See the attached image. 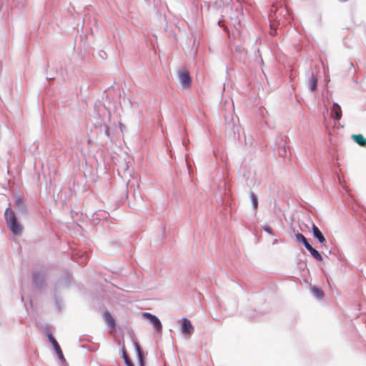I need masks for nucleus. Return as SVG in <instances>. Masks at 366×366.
<instances>
[{
	"label": "nucleus",
	"instance_id": "9b49d317",
	"mask_svg": "<svg viewBox=\"0 0 366 366\" xmlns=\"http://www.w3.org/2000/svg\"><path fill=\"white\" fill-rule=\"evenodd\" d=\"M305 248L316 260L319 262H322L323 260V257L321 254L310 244H307V246H306Z\"/></svg>",
	"mask_w": 366,
	"mask_h": 366
},
{
	"label": "nucleus",
	"instance_id": "b1692460",
	"mask_svg": "<svg viewBox=\"0 0 366 366\" xmlns=\"http://www.w3.org/2000/svg\"><path fill=\"white\" fill-rule=\"evenodd\" d=\"M350 71L352 72V73H355V69H354V65L353 64H350Z\"/></svg>",
	"mask_w": 366,
	"mask_h": 366
},
{
	"label": "nucleus",
	"instance_id": "a878e982",
	"mask_svg": "<svg viewBox=\"0 0 366 366\" xmlns=\"http://www.w3.org/2000/svg\"><path fill=\"white\" fill-rule=\"evenodd\" d=\"M51 79H52V78H49V77H47V78H46V79H47L48 81L51 80Z\"/></svg>",
	"mask_w": 366,
	"mask_h": 366
},
{
	"label": "nucleus",
	"instance_id": "1a4fd4ad",
	"mask_svg": "<svg viewBox=\"0 0 366 366\" xmlns=\"http://www.w3.org/2000/svg\"><path fill=\"white\" fill-rule=\"evenodd\" d=\"M312 232L313 237L316 238L320 244L325 245L327 240L322 234V232L320 230V229L314 224L312 223Z\"/></svg>",
	"mask_w": 366,
	"mask_h": 366
},
{
	"label": "nucleus",
	"instance_id": "6ab92c4d",
	"mask_svg": "<svg viewBox=\"0 0 366 366\" xmlns=\"http://www.w3.org/2000/svg\"><path fill=\"white\" fill-rule=\"evenodd\" d=\"M250 199L252 202V207L256 209L258 207V199L257 195L254 192H250Z\"/></svg>",
	"mask_w": 366,
	"mask_h": 366
},
{
	"label": "nucleus",
	"instance_id": "6e6552de",
	"mask_svg": "<svg viewBox=\"0 0 366 366\" xmlns=\"http://www.w3.org/2000/svg\"><path fill=\"white\" fill-rule=\"evenodd\" d=\"M14 207L19 214H26V207L21 197L17 196L15 197Z\"/></svg>",
	"mask_w": 366,
	"mask_h": 366
},
{
	"label": "nucleus",
	"instance_id": "2eb2a0df",
	"mask_svg": "<svg viewBox=\"0 0 366 366\" xmlns=\"http://www.w3.org/2000/svg\"><path fill=\"white\" fill-rule=\"evenodd\" d=\"M351 138L360 147H366V138L362 134H352Z\"/></svg>",
	"mask_w": 366,
	"mask_h": 366
},
{
	"label": "nucleus",
	"instance_id": "20e7f679",
	"mask_svg": "<svg viewBox=\"0 0 366 366\" xmlns=\"http://www.w3.org/2000/svg\"><path fill=\"white\" fill-rule=\"evenodd\" d=\"M178 78L180 81L181 86L183 89H187L191 86L192 78L189 71L185 70H180L178 71Z\"/></svg>",
	"mask_w": 366,
	"mask_h": 366
},
{
	"label": "nucleus",
	"instance_id": "4be33fe9",
	"mask_svg": "<svg viewBox=\"0 0 366 366\" xmlns=\"http://www.w3.org/2000/svg\"><path fill=\"white\" fill-rule=\"evenodd\" d=\"M278 154L282 157L286 156V154H287L286 148L285 147H280L278 149Z\"/></svg>",
	"mask_w": 366,
	"mask_h": 366
},
{
	"label": "nucleus",
	"instance_id": "7ed1b4c3",
	"mask_svg": "<svg viewBox=\"0 0 366 366\" xmlns=\"http://www.w3.org/2000/svg\"><path fill=\"white\" fill-rule=\"evenodd\" d=\"M46 337L48 338L49 342L52 345L54 350H55L59 359L62 362H64L66 361L64 356L63 355V352L61 351V349L56 340L55 337L52 335L51 332L48 331L46 332Z\"/></svg>",
	"mask_w": 366,
	"mask_h": 366
},
{
	"label": "nucleus",
	"instance_id": "9d476101",
	"mask_svg": "<svg viewBox=\"0 0 366 366\" xmlns=\"http://www.w3.org/2000/svg\"><path fill=\"white\" fill-rule=\"evenodd\" d=\"M331 116H332V119L335 121H338L341 119V117H342L341 107L336 102L333 103V106L331 109Z\"/></svg>",
	"mask_w": 366,
	"mask_h": 366
},
{
	"label": "nucleus",
	"instance_id": "f03ea898",
	"mask_svg": "<svg viewBox=\"0 0 366 366\" xmlns=\"http://www.w3.org/2000/svg\"><path fill=\"white\" fill-rule=\"evenodd\" d=\"M142 317L149 322L154 327L157 332H159L162 330V325L160 320L154 315L149 312H143Z\"/></svg>",
	"mask_w": 366,
	"mask_h": 366
},
{
	"label": "nucleus",
	"instance_id": "412c9836",
	"mask_svg": "<svg viewBox=\"0 0 366 366\" xmlns=\"http://www.w3.org/2000/svg\"><path fill=\"white\" fill-rule=\"evenodd\" d=\"M61 300H59L57 297H55V305H56V308L58 311H61Z\"/></svg>",
	"mask_w": 366,
	"mask_h": 366
},
{
	"label": "nucleus",
	"instance_id": "aec40b11",
	"mask_svg": "<svg viewBox=\"0 0 366 366\" xmlns=\"http://www.w3.org/2000/svg\"><path fill=\"white\" fill-rule=\"evenodd\" d=\"M263 229L264 232H266L269 235H273L272 229L269 225L264 224L263 226Z\"/></svg>",
	"mask_w": 366,
	"mask_h": 366
},
{
	"label": "nucleus",
	"instance_id": "f257e3e1",
	"mask_svg": "<svg viewBox=\"0 0 366 366\" xmlns=\"http://www.w3.org/2000/svg\"><path fill=\"white\" fill-rule=\"evenodd\" d=\"M4 218L8 228L14 234H20L23 231V226L18 221L17 217L14 210L10 207H7L4 212Z\"/></svg>",
	"mask_w": 366,
	"mask_h": 366
},
{
	"label": "nucleus",
	"instance_id": "a211bd4d",
	"mask_svg": "<svg viewBox=\"0 0 366 366\" xmlns=\"http://www.w3.org/2000/svg\"><path fill=\"white\" fill-rule=\"evenodd\" d=\"M295 239L297 242L302 243L305 247L310 244L307 238L301 233L297 232L295 234Z\"/></svg>",
	"mask_w": 366,
	"mask_h": 366
},
{
	"label": "nucleus",
	"instance_id": "423d86ee",
	"mask_svg": "<svg viewBox=\"0 0 366 366\" xmlns=\"http://www.w3.org/2000/svg\"><path fill=\"white\" fill-rule=\"evenodd\" d=\"M71 279L72 277L70 274H66L59 278L55 285V291L56 292L61 288L68 287L71 283Z\"/></svg>",
	"mask_w": 366,
	"mask_h": 366
},
{
	"label": "nucleus",
	"instance_id": "f3484780",
	"mask_svg": "<svg viewBox=\"0 0 366 366\" xmlns=\"http://www.w3.org/2000/svg\"><path fill=\"white\" fill-rule=\"evenodd\" d=\"M317 77L314 74H312L309 81V88L311 91H315L317 87Z\"/></svg>",
	"mask_w": 366,
	"mask_h": 366
},
{
	"label": "nucleus",
	"instance_id": "dca6fc26",
	"mask_svg": "<svg viewBox=\"0 0 366 366\" xmlns=\"http://www.w3.org/2000/svg\"><path fill=\"white\" fill-rule=\"evenodd\" d=\"M122 357L127 366H135L124 348L122 349Z\"/></svg>",
	"mask_w": 366,
	"mask_h": 366
},
{
	"label": "nucleus",
	"instance_id": "39448f33",
	"mask_svg": "<svg viewBox=\"0 0 366 366\" xmlns=\"http://www.w3.org/2000/svg\"><path fill=\"white\" fill-rule=\"evenodd\" d=\"M46 280V275L44 273L39 272H34L32 274V282L37 288H43Z\"/></svg>",
	"mask_w": 366,
	"mask_h": 366
},
{
	"label": "nucleus",
	"instance_id": "ddd939ff",
	"mask_svg": "<svg viewBox=\"0 0 366 366\" xmlns=\"http://www.w3.org/2000/svg\"><path fill=\"white\" fill-rule=\"evenodd\" d=\"M134 345L137 352L139 366H144V355L142 351V349L137 342H134Z\"/></svg>",
	"mask_w": 366,
	"mask_h": 366
},
{
	"label": "nucleus",
	"instance_id": "4468645a",
	"mask_svg": "<svg viewBox=\"0 0 366 366\" xmlns=\"http://www.w3.org/2000/svg\"><path fill=\"white\" fill-rule=\"evenodd\" d=\"M311 292L315 298L320 300L324 297V292L318 287L313 286L311 289Z\"/></svg>",
	"mask_w": 366,
	"mask_h": 366
},
{
	"label": "nucleus",
	"instance_id": "0eeeda50",
	"mask_svg": "<svg viewBox=\"0 0 366 366\" xmlns=\"http://www.w3.org/2000/svg\"><path fill=\"white\" fill-rule=\"evenodd\" d=\"M194 327L190 320L187 318L182 320L181 332L184 335H191L193 333Z\"/></svg>",
	"mask_w": 366,
	"mask_h": 366
},
{
	"label": "nucleus",
	"instance_id": "393cba45",
	"mask_svg": "<svg viewBox=\"0 0 366 366\" xmlns=\"http://www.w3.org/2000/svg\"><path fill=\"white\" fill-rule=\"evenodd\" d=\"M218 25H219V26H223L224 29L226 31H227V27H226V26H225V24H219Z\"/></svg>",
	"mask_w": 366,
	"mask_h": 366
},
{
	"label": "nucleus",
	"instance_id": "f8f14e48",
	"mask_svg": "<svg viewBox=\"0 0 366 366\" xmlns=\"http://www.w3.org/2000/svg\"><path fill=\"white\" fill-rule=\"evenodd\" d=\"M104 319L105 322L107 323L108 326L111 329H114L116 327V322L112 315L110 314L109 312L105 311L103 314Z\"/></svg>",
	"mask_w": 366,
	"mask_h": 366
},
{
	"label": "nucleus",
	"instance_id": "5701e85b",
	"mask_svg": "<svg viewBox=\"0 0 366 366\" xmlns=\"http://www.w3.org/2000/svg\"><path fill=\"white\" fill-rule=\"evenodd\" d=\"M274 24H269V26H270V29H271V33H272V34H274Z\"/></svg>",
	"mask_w": 366,
	"mask_h": 366
}]
</instances>
